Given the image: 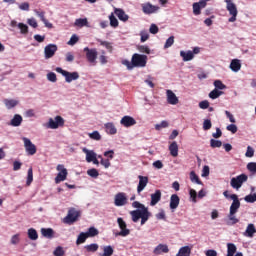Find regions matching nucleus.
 <instances>
[{
	"label": "nucleus",
	"mask_w": 256,
	"mask_h": 256,
	"mask_svg": "<svg viewBox=\"0 0 256 256\" xmlns=\"http://www.w3.org/2000/svg\"><path fill=\"white\" fill-rule=\"evenodd\" d=\"M76 43H79V36L77 34H73L70 40L67 42V45L73 47V45H76Z\"/></svg>",
	"instance_id": "obj_48"
},
{
	"label": "nucleus",
	"mask_w": 256,
	"mask_h": 256,
	"mask_svg": "<svg viewBox=\"0 0 256 256\" xmlns=\"http://www.w3.org/2000/svg\"><path fill=\"white\" fill-rule=\"evenodd\" d=\"M65 179V173L59 172L58 175L55 178V183H61Z\"/></svg>",
	"instance_id": "obj_62"
},
{
	"label": "nucleus",
	"mask_w": 256,
	"mask_h": 256,
	"mask_svg": "<svg viewBox=\"0 0 256 256\" xmlns=\"http://www.w3.org/2000/svg\"><path fill=\"white\" fill-rule=\"evenodd\" d=\"M53 255H54V256H63V255H65V251L63 250V247L58 246V247L54 250Z\"/></svg>",
	"instance_id": "obj_57"
},
{
	"label": "nucleus",
	"mask_w": 256,
	"mask_h": 256,
	"mask_svg": "<svg viewBox=\"0 0 256 256\" xmlns=\"http://www.w3.org/2000/svg\"><path fill=\"white\" fill-rule=\"evenodd\" d=\"M120 123L123 125V127H133V125H137V121L131 116L122 117Z\"/></svg>",
	"instance_id": "obj_15"
},
{
	"label": "nucleus",
	"mask_w": 256,
	"mask_h": 256,
	"mask_svg": "<svg viewBox=\"0 0 256 256\" xmlns=\"http://www.w3.org/2000/svg\"><path fill=\"white\" fill-rule=\"evenodd\" d=\"M84 53L86 54V59L88 63H91V65H97V49L85 47Z\"/></svg>",
	"instance_id": "obj_6"
},
{
	"label": "nucleus",
	"mask_w": 256,
	"mask_h": 256,
	"mask_svg": "<svg viewBox=\"0 0 256 256\" xmlns=\"http://www.w3.org/2000/svg\"><path fill=\"white\" fill-rule=\"evenodd\" d=\"M255 233H256L255 225L254 224H248L244 235H246V237H253V235H255Z\"/></svg>",
	"instance_id": "obj_33"
},
{
	"label": "nucleus",
	"mask_w": 256,
	"mask_h": 256,
	"mask_svg": "<svg viewBox=\"0 0 256 256\" xmlns=\"http://www.w3.org/2000/svg\"><path fill=\"white\" fill-rule=\"evenodd\" d=\"M230 199H232V204L230 206V213H237L239 211V207H241V202L239 201V197L237 194H231Z\"/></svg>",
	"instance_id": "obj_12"
},
{
	"label": "nucleus",
	"mask_w": 256,
	"mask_h": 256,
	"mask_svg": "<svg viewBox=\"0 0 256 256\" xmlns=\"http://www.w3.org/2000/svg\"><path fill=\"white\" fill-rule=\"evenodd\" d=\"M244 200L246 201V203H255L256 193L255 194H249V195L245 196Z\"/></svg>",
	"instance_id": "obj_54"
},
{
	"label": "nucleus",
	"mask_w": 256,
	"mask_h": 256,
	"mask_svg": "<svg viewBox=\"0 0 256 256\" xmlns=\"http://www.w3.org/2000/svg\"><path fill=\"white\" fill-rule=\"evenodd\" d=\"M236 213H232L229 212V215H228V219H229V222H228V225H237V223H239V219L235 216Z\"/></svg>",
	"instance_id": "obj_40"
},
{
	"label": "nucleus",
	"mask_w": 256,
	"mask_h": 256,
	"mask_svg": "<svg viewBox=\"0 0 256 256\" xmlns=\"http://www.w3.org/2000/svg\"><path fill=\"white\" fill-rule=\"evenodd\" d=\"M230 69L234 71V73H237V71L241 70V62L237 59H234L230 63Z\"/></svg>",
	"instance_id": "obj_30"
},
{
	"label": "nucleus",
	"mask_w": 256,
	"mask_h": 256,
	"mask_svg": "<svg viewBox=\"0 0 256 256\" xmlns=\"http://www.w3.org/2000/svg\"><path fill=\"white\" fill-rule=\"evenodd\" d=\"M214 87L217 90L220 89V91H223V89H227V86L225 84H223V82L221 80H215Z\"/></svg>",
	"instance_id": "obj_49"
},
{
	"label": "nucleus",
	"mask_w": 256,
	"mask_h": 256,
	"mask_svg": "<svg viewBox=\"0 0 256 256\" xmlns=\"http://www.w3.org/2000/svg\"><path fill=\"white\" fill-rule=\"evenodd\" d=\"M132 207L137 209L130 212L133 223H138L139 219H141V225H145L149 221V217H151L149 208H147L144 204H141L139 201H134L132 203Z\"/></svg>",
	"instance_id": "obj_1"
},
{
	"label": "nucleus",
	"mask_w": 256,
	"mask_h": 256,
	"mask_svg": "<svg viewBox=\"0 0 256 256\" xmlns=\"http://www.w3.org/2000/svg\"><path fill=\"white\" fill-rule=\"evenodd\" d=\"M167 102L169 105H177L179 103V98H177V95L173 93L171 90H167Z\"/></svg>",
	"instance_id": "obj_18"
},
{
	"label": "nucleus",
	"mask_w": 256,
	"mask_h": 256,
	"mask_svg": "<svg viewBox=\"0 0 256 256\" xmlns=\"http://www.w3.org/2000/svg\"><path fill=\"white\" fill-rule=\"evenodd\" d=\"M169 151H170V155L172 157H178L179 155V145L177 144V142H172L169 146Z\"/></svg>",
	"instance_id": "obj_24"
},
{
	"label": "nucleus",
	"mask_w": 256,
	"mask_h": 256,
	"mask_svg": "<svg viewBox=\"0 0 256 256\" xmlns=\"http://www.w3.org/2000/svg\"><path fill=\"white\" fill-rule=\"evenodd\" d=\"M200 109H209V101L203 100L199 103Z\"/></svg>",
	"instance_id": "obj_64"
},
{
	"label": "nucleus",
	"mask_w": 256,
	"mask_h": 256,
	"mask_svg": "<svg viewBox=\"0 0 256 256\" xmlns=\"http://www.w3.org/2000/svg\"><path fill=\"white\" fill-rule=\"evenodd\" d=\"M225 3H226V9L229 15H231L228 21L229 23H235V21H237V15L239 13L237 11V5H235V3H233L232 0H225Z\"/></svg>",
	"instance_id": "obj_4"
},
{
	"label": "nucleus",
	"mask_w": 256,
	"mask_h": 256,
	"mask_svg": "<svg viewBox=\"0 0 256 256\" xmlns=\"http://www.w3.org/2000/svg\"><path fill=\"white\" fill-rule=\"evenodd\" d=\"M87 239H89V236H87L86 232H82L78 235L76 244L81 245V244L85 243V241H87Z\"/></svg>",
	"instance_id": "obj_37"
},
{
	"label": "nucleus",
	"mask_w": 256,
	"mask_h": 256,
	"mask_svg": "<svg viewBox=\"0 0 256 256\" xmlns=\"http://www.w3.org/2000/svg\"><path fill=\"white\" fill-rule=\"evenodd\" d=\"M142 11L145 15H151L159 11V6L152 5L151 3L142 4Z\"/></svg>",
	"instance_id": "obj_13"
},
{
	"label": "nucleus",
	"mask_w": 256,
	"mask_h": 256,
	"mask_svg": "<svg viewBox=\"0 0 256 256\" xmlns=\"http://www.w3.org/2000/svg\"><path fill=\"white\" fill-rule=\"evenodd\" d=\"M211 127H213L211 120H209V119L204 120V122H203L204 131H209V129H211Z\"/></svg>",
	"instance_id": "obj_58"
},
{
	"label": "nucleus",
	"mask_w": 256,
	"mask_h": 256,
	"mask_svg": "<svg viewBox=\"0 0 256 256\" xmlns=\"http://www.w3.org/2000/svg\"><path fill=\"white\" fill-rule=\"evenodd\" d=\"M147 55L135 53L132 55L131 61L123 60L122 65H125L127 69H135V67H147Z\"/></svg>",
	"instance_id": "obj_2"
},
{
	"label": "nucleus",
	"mask_w": 256,
	"mask_h": 256,
	"mask_svg": "<svg viewBox=\"0 0 256 256\" xmlns=\"http://www.w3.org/2000/svg\"><path fill=\"white\" fill-rule=\"evenodd\" d=\"M222 146H223V142H221V140H215V139L210 140V147H212V149H217Z\"/></svg>",
	"instance_id": "obj_46"
},
{
	"label": "nucleus",
	"mask_w": 256,
	"mask_h": 256,
	"mask_svg": "<svg viewBox=\"0 0 256 256\" xmlns=\"http://www.w3.org/2000/svg\"><path fill=\"white\" fill-rule=\"evenodd\" d=\"M41 234L46 239H53L55 237V231L52 228H41Z\"/></svg>",
	"instance_id": "obj_23"
},
{
	"label": "nucleus",
	"mask_w": 256,
	"mask_h": 256,
	"mask_svg": "<svg viewBox=\"0 0 256 256\" xmlns=\"http://www.w3.org/2000/svg\"><path fill=\"white\" fill-rule=\"evenodd\" d=\"M86 235L88 237H97V235H99V230H97L95 227H90L86 232Z\"/></svg>",
	"instance_id": "obj_42"
},
{
	"label": "nucleus",
	"mask_w": 256,
	"mask_h": 256,
	"mask_svg": "<svg viewBox=\"0 0 256 256\" xmlns=\"http://www.w3.org/2000/svg\"><path fill=\"white\" fill-rule=\"evenodd\" d=\"M77 79H79V72L65 71L66 83H71L72 81H77Z\"/></svg>",
	"instance_id": "obj_19"
},
{
	"label": "nucleus",
	"mask_w": 256,
	"mask_h": 256,
	"mask_svg": "<svg viewBox=\"0 0 256 256\" xmlns=\"http://www.w3.org/2000/svg\"><path fill=\"white\" fill-rule=\"evenodd\" d=\"M127 203H128L127 194H125V192H119L115 195L114 205L116 207H123V206L127 205Z\"/></svg>",
	"instance_id": "obj_9"
},
{
	"label": "nucleus",
	"mask_w": 256,
	"mask_h": 256,
	"mask_svg": "<svg viewBox=\"0 0 256 256\" xmlns=\"http://www.w3.org/2000/svg\"><path fill=\"white\" fill-rule=\"evenodd\" d=\"M180 56L183 58V61H192V59L195 57L191 50L187 52L181 51Z\"/></svg>",
	"instance_id": "obj_28"
},
{
	"label": "nucleus",
	"mask_w": 256,
	"mask_h": 256,
	"mask_svg": "<svg viewBox=\"0 0 256 256\" xmlns=\"http://www.w3.org/2000/svg\"><path fill=\"white\" fill-rule=\"evenodd\" d=\"M227 131L232 132L233 134L237 133V125L230 124L226 127Z\"/></svg>",
	"instance_id": "obj_63"
},
{
	"label": "nucleus",
	"mask_w": 256,
	"mask_h": 256,
	"mask_svg": "<svg viewBox=\"0 0 256 256\" xmlns=\"http://www.w3.org/2000/svg\"><path fill=\"white\" fill-rule=\"evenodd\" d=\"M18 28L20 29V33L22 35H27V33H29V26L24 23H19Z\"/></svg>",
	"instance_id": "obj_47"
},
{
	"label": "nucleus",
	"mask_w": 256,
	"mask_h": 256,
	"mask_svg": "<svg viewBox=\"0 0 256 256\" xmlns=\"http://www.w3.org/2000/svg\"><path fill=\"white\" fill-rule=\"evenodd\" d=\"M181 199L177 194H172L170 197V209H177L179 207Z\"/></svg>",
	"instance_id": "obj_21"
},
{
	"label": "nucleus",
	"mask_w": 256,
	"mask_h": 256,
	"mask_svg": "<svg viewBox=\"0 0 256 256\" xmlns=\"http://www.w3.org/2000/svg\"><path fill=\"white\" fill-rule=\"evenodd\" d=\"M247 179H249V176L247 174H240L237 177H233L230 181V185L233 189H241L243 187V184L246 183Z\"/></svg>",
	"instance_id": "obj_5"
},
{
	"label": "nucleus",
	"mask_w": 256,
	"mask_h": 256,
	"mask_svg": "<svg viewBox=\"0 0 256 256\" xmlns=\"http://www.w3.org/2000/svg\"><path fill=\"white\" fill-rule=\"evenodd\" d=\"M34 13L41 19L45 27H48V29H53V24L50 23L49 20L45 18V11L35 10Z\"/></svg>",
	"instance_id": "obj_17"
},
{
	"label": "nucleus",
	"mask_w": 256,
	"mask_h": 256,
	"mask_svg": "<svg viewBox=\"0 0 256 256\" xmlns=\"http://www.w3.org/2000/svg\"><path fill=\"white\" fill-rule=\"evenodd\" d=\"M221 95H223V91L214 89L209 93L208 96L210 97V99H219V97H221Z\"/></svg>",
	"instance_id": "obj_41"
},
{
	"label": "nucleus",
	"mask_w": 256,
	"mask_h": 256,
	"mask_svg": "<svg viewBox=\"0 0 256 256\" xmlns=\"http://www.w3.org/2000/svg\"><path fill=\"white\" fill-rule=\"evenodd\" d=\"M79 219H81V210L75 207L68 208V212L65 217L66 225H74V223H77Z\"/></svg>",
	"instance_id": "obj_3"
},
{
	"label": "nucleus",
	"mask_w": 256,
	"mask_h": 256,
	"mask_svg": "<svg viewBox=\"0 0 256 256\" xmlns=\"http://www.w3.org/2000/svg\"><path fill=\"white\" fill-rule=\"evenodd\" d=\"M106 133L109 135H115L117 133V128H115V124L112 122H108L105 124Z\"/></svg>",
	"instance_id": "obj_29"
},
{
	"label": "nucleus",
	"mask_w": 256,
	"mask_h": 256,
	"mask_svg": "<svg viewBox=\"0 0 256 256\" xmlns=\"http://www.w3.org/2000/svg\"><path fill=\"white\" fill-rule=\"evenodd\" d=\"M22 141L27 155H35V153H37V146L31 142V139L22 137Z\"/></svg>",
	"instance_id": "obj_8"
},
{
	"label": "nucleus",
	"mask_w": 256,
	"mask_h": 256,
	"mask_svg": "<svg viewBox=\"0 0 256 256\" xmlns=\"http://www.w3.org/2000/svg\"><path fill=\"white\" fill-rule=\"evenodd\" d=\"M109 21H110V25L114 29H117V27H119V20H117V18L115 17V14L111 13V15L109 16Z\"/></svg>",
	"instance_id": "obj_39"
},
{
	"label": "nucleus",
	"mask_w": 256,
	"mask_h": 256,
	"mask_svg": "<svg viewBox=\"0 0 256 256\" xmlns=\"http://www.w3.org/2000/svg\"><path fill=\"white\" fill-rule=\"evenodd\" d=\"M4 105H6L7 109H13V107H17V105H19V101L13 99H5Z\"/></svg>",
	"instance_id": "obj_36"
},
{
	"label": "nucleus",
	"mask_w": 256,
	"mask_h": 256,
	"mask_svg": "<svg viewBox=\"0 0 256 256\" xmlns=\"http://www.w3.org/2000/svg\"><path fill=\"white\" fill-rule=\"evenodd\" d=\"M57 53V45L55 44H48L44 48V57L45 59H51Z\"/></svg>",
	"instance_id": "obj_11"
},
{
	"label": "nucleus",
	"mask_w": 256,
	"mask_h": 256,
	"mask_svg": "<svg viewBox=\"0 0 256 256\" xmlns=\"http://www.w3.org/2000/svg\"><path fill=\"white\" fill-rule=\"evenodd\" d=\"M138 179H139V183L137 186V193H141L145 189V187H147L149 183V177L139 175Z\"/></svg>",
	"instance_id": "obj_14"
},
{
	"label": "nucleus",
	"mask_w": 256,
	"mask_h": 256,
	"mask_svg": "<svg viewBox=\"0 0 256 256\" xmlns=\"http://www.w3.org/2000/svg\"><path fill=\"white\" fill-rule=\"evenodd\" d=\"M47 79H48V81H51V83H56L57 82V74H55V72H49L47 74Z\"/></svg>",
	"instance_id": "obj_56"
},
{
	"label": "nucleus",
	"mask_w": 256,
	"mask_h": 256,
	"mask_svg": "<svg viewBox=\"0 0 256 256\" xmlns=\"http://www.w3.org/2000/svg\"><path fill=\"white\" fill-rule=\"evenodd\" d=\"M23 123V117L19 114H15L13 119L10 121L12 127H19Z\"/></svg>",
	"instance_id": "obj_26"
},
{
	"label": "nucleus",
	"mask_w": 256,
	"mask_h": 256,
	"mask_svg": "<svg viewBox=\"0 0 256 256\" xmlns=\"http://www.w3.org/2000/svg\"><path fill=\"white\" fill-rule=\"evenodd\" d=\"M99 43L100 45H102V47L107 48L110 53L111 51H113V46L111 45V42L99 40Z\"/></svg>",
	"instance_id": "obj_52"
},
{
	"label": "nucleus",
	"mask_w": 256,
	"mask_h": 256,
	"mask_svg": "<svg viewBox=\"0 0 256 256\" xmlns=\"http://www.w3.org/2000/svg\"><path fill=\"white\" fill-rule=\"evenodd\" d=\"M88 137L93 141H101V134L99 133V131H94L92 133H89Z\"/></svg>",
	"instance_id": "obj_45"
},
{
	"label": "nucleus",
	"mask_w": 256,
	"mask_h": 256,
	"mask_svg": "<svg viewBox=\"0 0 256 256\" xmlns=\"http://www.w3.org/2000/svg\"><path fill=\"white\" fill-rule=\"evenodd\" d=\"M117 223L119 225V228L121 229L118 235L120 237H127V235L131 233V230L127 229V223L125 222V220H123V218H118Z\"/></svg>",
	"instance_id": "obj_10"
},
{
	"label": "nucleus",
	"mask_w": 256,
	"mask_h": 256,
	"mask_svg": "<svg viewBox=\"0 0 256 256\" xmlns=\"http://www.w3.org/2000/svg\"><path fill=\"white\" fill-rule=\"evenodd\" d=\"M87 175H89V177H92L93 179H97V177H99V171H97V169L92 168L87 170Z\"/></svg>",
	"instance_id": "obj_50"
},
{
	"label": "nucleus",
	"mask_w": 256,
	"mask_h": 256,
	"mask_svg": "<svg viewBox=\"0 0 256 256\" xmlns=\"http://www.w3.org/2000/svg\"><path fill=\"white\" fill-rule=\"evenodd\" d=\"M114 13L120 21H123V23H127V21H129V15H127V13H125V10H123L121 8H115Z\"/></svg>",
	"instance_id": "obj_16"
},
{
	"label": "nucleus",
	"mask_w": 256,
	"mask_h": 256,
	"mask_svg": "<svg viewBox=\"0 0 256 256\" xmlns=\"http://www.w3.org/2000/svg\"><path fill=\"white\" fill-rule=\"evenodd\" d=\"M166 127H169V122L162 121L160 124L155 125L156 131H161V129H165Z\"/></svg>",
	"instance_id": "obj_53"
},
{
	"label": "nucleus",
	"mask_w": 256,
	"mask_h": 256,
	"mask_svg": "<svg viewBox=\"0 0 256 256\" xmlns=\"http://www.w3.org/2000/svg\"><path fill=\"white\" fill-rule=\"evenodd\" d=\"M169 251V246L167 244H159L154 249L153 253L154 255H161V253H167Z\"/></svg>",
	"instance_id": "obj_22"
},
{
	"label": "nucleus",
	"mask_w": 256,
	"mask_h": 256,
	"mask_svg": "<svg viewBox=\"0 0 256 256\" xmlns=\"http://www.w3.org/2000/svg\"><path fill=\"white\" fill-rule=\"evenodd\" d=\"M235 253H237V246L233 243L227 244V256H235Z\"/></svg>",
	"instance_id": "obj_35"
},
{
	"label": "nucleus",
	"mask_w": 256,
	"mask_h": 256,
	"mask_svg": "<svg viewBox=\"0 0 256 256\" xmlns=\"http://www.w3.org/2000/svg\"><path fill=\"white\" fill-rule=\"evenodd\" d=\"M190 181H192V183H197V185H203V182H201V179H199V176H197L195 171L190 172Z\"/></svg>",
	"instance_id": "obj_38"
},
{
	"label": "nucleus",
	"mask_w": 256,
	"mask_h": 256,
	"mask_svg": "<svg viewBox=\"0 0 256 256\" xmlns=\"http://www.w3.org/2000/svg\"><path fill=\"white\" fill-rule=\"evenodd\" d=\"M254 155H255V150L253 149V147L248 146L247 151L245 153V157L251 158V157H254Z\"/></svg>",
	"instance_id": "obj_60"
},
{
	"label": "nucleus",
	"mask_w": 256,
	"mask_h": 256,
	"mask_svg": "<svg viewBox=\"0 0 256 256\" xmlns=\"http://www.w3.org/2000/svg\"><path fill=\"white\" fill-rule=\"evenodd\" d=\"M103 251L104 252L101 254V256H112L114 253L112 246H104Z\"/></svg>",
	"instance_id": "obj_44"
},
{
	"label": "nucleus",
	"mask_w": 256,
	"mask_h": 256,
	"mask_svg": "<svg viewBox=\"0 0 256 256\" xmlns=\"http://www.w3.org/2000/svg\"><path fill=\"white\" fill-rule=\"evenodd\" d=\"M33 183V168L28 169L26 185L29 186Z\"/></svg>",
	"instance_id": "obj_51"
},
{
	"label": "nucleus",
	"mask_w": 256,
	"mask_h": 256,
	"mask_svg": "<svg viewBox=\"0 0 256 256\" xmlns=\"http://www.w3.org/2000/svg\"><path fill=\"white\" fill-rule=\"evenodd\" d=\"M161 190H156L155 193L151 194V201L150 205L151 207H155L159 201H161Z\"/></svg>",
	"instance_id": "obj_20"
},
{
	"label": "nucleus",
	"mask_w": 256,
	"mask_h": 256,
	"mask_svg": "<svg viewBox=\"0 0 256 256\" xmlns=\"http://www.w3.org/2000/svg\"><path fill=\"white\" fill-rule=\"evenodd\" d=\"M84 249L86 253H97V251H99V244L93 243L90 245H86L84 246Z\"/></svg>",
	"instance_id": "obj_27"
},
{
	"label": "nucleus",
	"mask_w": 256,
	"mask_h": 256,
	"mask_svg": "<svg viewBox=\"0 0 256 256\" xmlns=\"http://www.w3.org/2000/svg\"><path fill=\"white\" fill-rule=\"evenodd\" d=\"M246 168L250 171V173H256V162H249Z\"/></svg>",
	"instance_id": "obj_59"
},
{
	"label": "nucleus",
	"mask_w": 256,
	"mask_h": 256,
	"mask_svg": "<svg viewBox=\"0 0 256 256\" xmlns=\"http://www.w3.org/2000/svg\"><path fill=\"white\" fill-rule=\"evenodd\" d=\"M75 27H89V21L87 18H79L75 20Z\"/></svg>",
	"instance_id": "obj_32"
},
{
	"label": "nucleus",
	"mask_w": 256,
	"mask_h": 256,
	"mask_svg": "<svg viewBox=\"0 0 256 256\" xmlns=\"http://www.w3.org/2000/svg\"><path fill=\"white\" fill-rule=\"evenodd\" d=\"M65 125V120L61 116H56L55 119L50 118L46 124L47 129H59Z\"/></svg>",
	"instance_id": "obj_7"
},
{
	"label": "nucleus",
	"mask_w": 256,
	"mask_h": 256,
	"mask_svg": "<svg viewBox=\"0 0 256 256\" xmlns=\"http://www.w3.org/2000/svg\"><path fill=\"white\" fill-rule=\"evenodd\" d=\"M173 43H175V37L174 36H170L167 40L166 43L164 45V49H169V47H171L173 45Z\"/></svg>",
	"instance_id": "obj_55"
},
{
	"label": "nucleus",
	"mask_w": 256,
	"mask_h": 256,
	"mask_svg": "<svg viewBox=\"0 0 256 256\" xmlns=\"http://www.w3.org/2000/svg\"><path fill=\"white\" fill-rule=\"evenodd\" d=\"M83 153L86 154L87 163H91L97 157V154L95 153V151L87 150V148L83 149Z\"/></svg>",
	"instance_id": "obj_25"
},
{
	"label": "nucleus",
	"mask_w": 256,
	"mask_h": 256,
	"mask_svg": "<svg viewBox=\"0 0 256 256\" xmlns=\"http://www.w3.org/2000/svg\"><path fill=\"white\" fill-rule=\"evenodd\" d=\"M28 238L31 241H37L39 239V234L37 233V230H35V228L28 229Z\"/></svg>",
	"instance_id": "obj_31"
},
{
	"label": "nucleus",
	"mask_w": 256,
	"mask_h": 256,
	"mask_svg": "<svg viewBox=\"0 0 256 256\" xmlns=\"http://www.w3.org/2000/svg\"><path fill=\"white\" fill-rule=\"evenodd\" d=\"M137 49L140 53H146V55H151V49L147 45H139Z\"/></svg>",
	"instance_id": "obj_43"
},
{
	"label": "nucleus",
	"mask_w": 256,
	"mask_h": 256,
	"mask_svg": "<svg viewBox=\"0 0 256 256\" xmlns=\"http://www.w3.org/2000/svg\"><path fill=\"white\" fill-rule=\"evenodd\" d=\"M201 7L199 6V4H197V2H195L193 4V13L194 15H201Z\"/></svg>",
	"instance_id": "obj_61"
},
{
	"label": "nucleus",
	"mask_w": 256,
	"mask_h": 256,
	"mask_svg": "<svg viewBox=\"0 0 256 256\" xmlns=\"http://www.w3.org/2000/svg\"><path fill=\"white\" fill-rule=\"evenodd\" d=\"M176 256H191V248L189 246L180 248Z\"/></svg>",
	"instance_id": "obj_34"
}]
</instances>
